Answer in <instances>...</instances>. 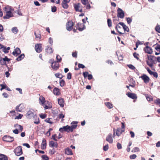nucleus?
<instances>
[{"label": "nucleus", "instance_id": "1", "mask_svg": "<svg viewBox=\"0 0 160 160\" xmlns=\"http://www.w3.org/2000/svg\"><path fill=\"white\" fill-rule=\"evenodd\" d=\"M12 8L11 7H7L4 8V10L6 12V15L4 16L3 18L4 19H8L11 17H13V14L12 12Z\"/></svg>", "mask_w": 160, "mask_h": 160}, {"label": "nucleus", "instance_id": "2", "mask_svg": "<svg viewBox=\"0 0 160 160\" xmlns=\"http://www.w3.org/2000/svg\"><path fill=\"white\" fill-rule=\"evenodd\" d=\"M156 57L148 55V60L147 61V65L151 68H152L153 67V64L155 63Z\"/></svg>", "mask_w": 160, "mask_h": 160}, {"label": "nucleus", "instance_id": "3", "mask_svg": "<svg viewBox=\"0 0 160 160\" xmlns=\"http://www.w3.org/2000/svg\"><path fill=\"white\" fill-rule=\"evenodd\" d=\"M48 62L51 64V67L54 70H58L59 67V65L58 62L54 61L52 59L49 60Z\"/></svg>", "mask_w": 160, "mask_h": 160}, {"label": "nucleus", "instance_id": "4", "mask_svg": "<svg viewBox=\"0 0 160 160\" xmlns=\"http://www.w3.org/2000/svg\"><path fill=\"white\" fill-rule=\"evenodd\" d=\"M74 7L76 11H78L80 12H85V9H84L83 10L82 7L80 3L75 4L74 5Z\"/></svg>", "mask_w": 160, "mask_h": 160}, {"label": "nucleus", "instance_id": "5", "mask_svg": "<svg viewBox=\"0 0 160 160\" xmlns=\"http://www.w3.org/2000/svg\"><path fill=\"white\" fill-rule=\"evenodd\" d=\"M14 152L15 155L17 156L21 155L23 153L22 147L19 146L17 147L14 150Z\"/></svg>", "mask_w": 160, "mask_h": 160}, {"label": "nucleus", "instance_id": "6", "mask_svg": "<svg viewBox=\"0 0 160 160\" xmlns=\"http://www.w3.org/2000/svg\"><path fill=\"white\" fill-rule=\"evenodd\" d=\"M73 23L72 21H69L66 24V29L68 31H71L72 29Z\"/></svg>", "mask_w": 160, "mask_h": 160}, {"label": "nucleus", "instance_id": "7", "mask_svg": "<svg viewBox=\"0 0 160 160\" xmlns=\"http://www.w3.org/2000/svg\"><path fill=\"white\" fill-rule=\"evenodd\" d=\"M117 17L121 18H123L124 17V13L123 11L120 8H118L117 9Z\"/></svg>", "mask_w": 160, "mask_h": 160}, {"label": "nucleus", "instance_id": "8", "mask_svg": "<svg viewBox=\"0 0 160 160\" xmlns=\"http://www.w3.org/2000/svg\"><path fill=\"white\" fill-rule=\"evenodd\" d=\"M70 126L67 125L66 126H63L62 128H60L59 129V131L61 132H69L70 131Z\"/></svg>", "mask_w": 160, "mask_h": 160}, {"label": "nucleus", "instance_id": "9", "mask_svg": "<svg viewBox=\"0 0 160 160\" xmlns=\"http://www.w3.org/2000/svg\"><path fill=\"white\" fill-rule=\"evenodd\" d=\"M140 78H141L143 80L145 83H148L150 81V79L145 74H143L142 76L140 77Z\"/></svg>", "mask_w": 160, "mask_h": 160}, {"label": "nucleus", "instance_id": "10", "mask_svg": "<svg viewBox=\"0 0 160 160\" xmlns=\"http://www.w3.org/2000/svg\"><path fill=\"white\" fill-rule=\"evenodd\" d=\"M10 59L8 58L7 56L4 58H1L0 59V64L2 65H5L6 64V61L9 62Z\"/></svg>", "mask_w": 160, "mask_h": 160}, {"label": "nucleus", "instance_id": "11", "mask_svg": "<svg viewBox=\"0 0 160 160\" xmlns=\"http://www.w3.org/2000/svg\"><path fill=\"white\" fill-rule=\"evenodd\" d=\"M35 49L36 52L38 53L40 52L42 50L41 44H37L35 45Z\"/></svg>", "mask_w": 160, "mask_h": 160}, {"label": "nucleus", "instance_id": "12", "mask_svg": "<svg viewBox=\"0 0 160 160\" xmlns=\"http://www.w3.org/2000/svg\"><path fill=\"white\" fill-rule=\"evenodd\" d=\"M126 95L128 97L133 100H136L137 98L136 94L134 93L128 92L126 93Z\"/></svg>", "mask_w": 160, "mask_h": 160}, {"label": "nucleus", "instance_id": "13", "mask_svg": "<svg viewBox=\"0 0 160 160\" xmlns=\"http://www.w3.org/2000/svg\"><path fill=\"white\" fill-rule=\"evenodd\" d=\"M78 122L76 121H73L72 122L71 124L72 125L70 126V132H72L73 131V130L76 128L77 127V124Z\"/></svg>", "mask_w": 160, "mask_h": 160}, {"label": "nucleus", "instance_id": "14", "mask_svg": "<svg viewBox=\"0 0 160 160\" xmlns=\"http://www.w3.org/2000/svg\"><path fill=\"white\" fill-rule=\"evenodd\" d=\"M34 115H36V114H34V110L32 109H30L28 111L26 115V116L29 118L33 117Z\"/></svg>", "mask_w": 160, "mask_h": 160}, {"label": "nucleus", "instance_id": "15", "mask_svg": "<svg viewBox=\"0 0 160 160\" xmlns=\"http://www.w3.org/2000/svg\"><path fill=\"white\" fill-rule=\"evenodd\" d=\"M3 140L4 141L6 142H12L14 140L13 137H10L9 136H5L3 137Z\"/></svg>", "mask_w": 160, "mask_h": 160}, {"label": "nucleus", "instance_id": "16", "mask_svg": "<svg viewBox=\"0 0 160 160\" xmlns=\"http://www.w3.org/2000/svg\"><path fill=\"white\" fill-rule=\"evenodd\" d=\"M76 27L77 29L80 31H81L85 28V27L83 24L81 23H78L77 24Z\"/></svg>", "mask_w": 160, "mask_h": 160}, {"label": "nucleus", "instance_id": "17", "mask_svg": "<svg viewBox=\"0 0 160 160\" xmlns=\"http://www.w3.org/2000/svg\"><path fill=\"white\" fill-rule=\"evenodd\" d=\"M81 1L82 4L86 6V9H89L91 8V6L88 0H81Z\"/></svg>", "mask_w": 160, "mask_h": 160}, {"label": "nucleus", "instance_id": "18", "mask_svg": "<svg viewBox=\"0 0 160 160\" xmlns=\"http://www.w3.org/2000/svg\"><path fill=\"white\" fill-rule=\"evenodd\" d=\"M21 53V51L20 49L18 48H17L14 50V51L12 53V54L14 56L16 57L20 54Z\"/></svg>", "mask_w": 160, "mask_h": 160}, {"label": "nucleus", "instance_id": "19", "mask_svg": "<svg viewBox=\"0 0 160 160\" xmlns=\"http://www.w3.org/2000/svg\"><path fill=\"white\" fill-rule=\"evenodd\" d=\"M144 50L145 52L149 54H152L153 52L152 49L148 46H146L144 48Z\"/></svg>", "mask_w": 160, "mask_h": 160}, {"label": "nucleus", "instance_id": "20", "mask_svg": "<svg viewBox=\"0 0 160 160\" xmlns=\"http://www.w3.org/2000/svg\"><path fill=\"white\" fill-rule=\"evenodd\" d=\"M106 140L110 143H112L113 142L112 135V134L110 133L106 137Z\"/></svg>", "mask_w": 160, "mask_h": 160}, {"label": "nucleus", "instance_id": "21", "mask_svg": "<svg viewBox=\"0 0 160 160\" xmlns=\"http://www.w3.org/2000/svg\"><path fill=\"white\" fill-rule=\"evenodd\" d=\"M24 108V105L21 104L16 107V110L17 112H21L23 109Z\"/></svg>", "mask_w": 160, "mask_h": 160}, {"label": "nucleus", "instance_id": "22", "mask_svg": "<svg viewBox=\"0 0 160 160\" xmlns=\"http://www.w3.org/2000/svg\"><path fill=\"white\" fill-rule=\"evenodd\" d=\"M49 146L50 147L57 148L58 147V144L57 142H54L53 141H51L49 142Z\"/></svg>", "mask_w": 160, "mask_h": 160}, {"label": "nucleus", "instance_id": "23", "mask_svg": "<svg viewBox=\"0 0 160 160\" xmlns=\"http://www.w3.org/2000/svg\"><path fill=\"white\" fill-rule=\"evenodd\" d=\"M46 52L48 54H50L52 53L53 52V49L51 47L49 46H47L46 49Z\"/></svg>", "mask_w": 160, "mask_h": 160}, {"label": "nucleus", "instance_id": "24", "mask_svg": "<svg viewBox=\"0 0 160 160\" xmlns=\"http://www.w3.org/2000/svg\"><path fill=\"white\" fill-rule=\"evenodd\" d=\"M119 24L122 26L124 31H126L127 32L129 31V30L128 27L125 25L123 22H120L119 23Z\"/></svg>", "mask_w": 160, "mask_h": 160}, {"label": "nucleus", "instance_id": "25", "mask_svg": "<svg viewBox=\"0 0 160 160\" xmlns=\"http://www.w3.org/2000/svg\"><path fill=\"white\" fill-rule=\"evenodd\" d=\"M39 103L43 105L46 102L45 98L42 96H41L39 98Z\"/></svg>", "mask_w": 160, "mask_h": 160}, {"label": "nucleus", "instance_id": "26", "mask_svg": "<svg viewBox=\"0 0 160 160\" xmlns=\"http://www.w3.org/2000/svg\"><path fill=\"white\" fill-rule=\"evenodd\" d=\"M34 34L36 38L40 40L41 39V36L40 31L39 30H37L34 32Z\"/></svg>", "mask_w": 160, "mask_h": 160}, {"label": "nucleus", "instance_id": "27", "mask_svg": "<svg viewBox=\"0 0 160 160\" xmlns=\"http://www.w3.org/2000/svg\"><path fill=\"white\" fill-rule=\"evenodd\" d=\"M53 93L56 95H59L60 94V90L57 88L55 87L53 90Z\"/></svg>", "mask_w": 160, "mask_h": 160}, {"label": "nucleus", "instance_id": "28", "mask_svg": "<svg viewBox=\"0 0 160 160\" xmlns=\"http://www.w3.org/2000/svg\"><path fill=\"white\" fill-rule=\"evenodd\" d=\"M47 145L46 140L43 138L42 140V143L41 144V148L42 149H44L46 148Z\"/></svg>", "mask_w": 160, "mask_h": 160}, {"label": "nucleus", "instance_id": "29", "mask_svg": "<svg viewBox=\"0 0 160 160\" xmlns=\"http://www.w3.org/2000/svg\"><path fill=\"white\" fill-rule=\"evenodd\" d=\"M14 127L20 132H22L23 129V127L17 123L14 125Z\"/></svg>", "mask_w": 160, "mask_h": 160}, {"label": "nucleus", "instance_id": "30", "mask_svg": "<svg viewBox=\"0 0 160 160\" xmlns=\"http://www.w3.org/2000/svg\"><path fill=\"white\" fill-rule=\"evenodd\" d=\"M58 103L62 107H63L64 104L63 99L61 98L58 99Z\"/></svg>", "mask_w": 160, "mask_h": 160}, {"label": "nucleus", "instance_id": "31", "mask_svg": "<svg viewBox=\"0 0 160 160\" xmlns=\"http://www.w3.org/2000/svg\"><path fill=\"white\" fill-rule=\"evenodd\" d=\"M124 131V130L120 128H118L116 131L117 135L118 136H119Z\"/></svg>", "mask_w": 160, "mask_h": 160}, {"label": "nucleus", "instance_id": "32", "mask_svg": "<svg viewBox=\"0 0 160 160\" xmlns=\"http://www.w3.org/2000/svg\"><path fill=\"white\" fill-rule=\"evenodd\" d=\"M65 153L66 154L68 155L72 154L71 149L69 148H67L65 149Z\"/></svg>", "mask_w": 160, "mask_h": 160}, {"label": "nucleus", "instance_id": "33", "mask_svg": "<svg viewBox=\"0 0 160 160\" xmlns=\"http://www.w3.org/2000/svg\"><path fill=\"white\" fill-rule=\"evenodd\" d=\"M8 157L3 154H0V160H8Z\"/></svg>", "mask_w": 160, "mask_h": 160}, {"label": "nucleus", "instance_id": "34", "mask_svg": "<svg viewBox=\"0 0 160 160\" xmlns=\"http://www.w3.org/2000/svg\"><path fill=\"white\" fill-rule=\"evenodd\" d=\"M25 55L24 54L22 53L18 56V57L16 58V60L18 61H19L23 59Z\"/></svg>", "mask_w": 160, "mask_h": 160}, {"label": "nucleus", "instance_id": "35", "mask_svg": "<svg viewBox=\"0 0 160 160\" xmlns=\"http://www.w3.org/2000/svg\"><path fill=\"white\" fill-rule=\"evenodd\" d=\"M115 29H116V30L117 31L119 34H123L124 33L121 32H120L119 31V30H120V29H122V28L120 26H119L118 24H117L116 25V27H115Z\"/></svg>", "mask_w": 160, "mask_h": 160}, {"label": "nucleus", "instance_id": "36", "mask_svg": "<svg viewBox=\"0 0 160 160\" xmlns=\"http://www.w3.org/2000/svg\"><path fill=\"white\" fill-rule=\"evenodd\" d=\"M105 104L106 106L109 109H111L113 107L112 104L109 102H105Z\"/></svg>", "mask_w": 160, "mask_h": 160}, {"label": "nucleus", "instance_id": "37", "mask_svg": "<svg viewBox=\"0 0 160 160\" xmlns=\"http://www.w3.org/2000/svg\"><path fill=\"white\" fill-rule=\"evenodd\" d=\"M10 49V48L8 47L7 48L6 47H4L2 49V51L5 53H8L9 52L8 51Z\"/></svg>", "mask_w": 160, "mask_h": 160}, {"label": "nucleus", "instance_id": "38", "mask_svg": "<svg viewBox=\"0 0 160 160\" xmlns=\"http://www.w3.org/2000/svg\"><path fill=\"white\" fill-rule=\"evenodd\" d=\"M67 2H62V7L65 9H67L68 7Z\"/></svg>", "mask_w": 160, "mask_h": 160}, {"label": "nucleus", "instance_id": "39", "mask_svg": "<svg viewBox=\"0 0 160 160\" xmlns=\"http://www.w3.org/2000/svg\"><path fill=\"white\" fill-rule=\"evenodd\" d=\"M153 46H155V49L159 52H160V45L159 44H155L153 45Z\"/></svg>", "mask_w": 160, "mask_h": 160}, {"label": "nucleus", "instance_id": "40", "mask_svg": "<svg viewBox=\"0 0 160 160\" xmlns=\"http://www.w3.org/2000/svg\"><path fill=\"white\" fill-rule=\"evenodd\" d=\"M154 102L157 105H159L160 107V99L157 98L154 101Z\"/></svg>", "mask_w": 160, "mask_h": 160}, {"label": "nucleus", "instance_id": "41", "mask_svg": "<svg viewBox=\"0 0 160 160\" xmlns=\"http://www.w3.org/2000/svg\"><path fill=\"white\" fill-rule=\"evenodd\" d=\"M12 31L14 33L16 34L18 32V30L16 27H14L12 29Z\"/></svg>", "mask_w": 160, "mask_h": 160}, {"label": "nucleus", "instance_id": "42", "mask_svg": "<svg viewBox=\"0 0 160 160\" xmlns=\"http://www.w3.org/2000/svg\"><path fill=\"white\" fill-rule=\"evenodd\" d=\"M140 151L139 148L137 147L134 148L132 150V152H138Z\"/></svg>", "mask_w": 160, "mask_h": 160}, {"label": "nucleus", "instance_id": "43", "mask_svg": "<svg viewBox=\"0 0 160 160\" xmlns=\"http://www.w3.org/2000/svg\"><path fill=\"white\" fill-rule=\"evenodd\" d=\"M55 76L57 78H59L60 79L62 78L63 76L60 73H56L55 74Z\"/></svg>", "mask_w": 160, "mask_h": 160}, {"label": "nucleus", "instance_id": "44", "mask_svg": "<svg viewBox=\"0 0 160 160\" xmlns=\"http://www.w3.org/2000/svg\"><path fill=\"white\" fill-rule=\"evenodd\" d=\"M60 86L62 87L64 86L65 85V82L64 80L62 79L60 81Z\"/></svg>", "mask_w": 160, "mask_h": 160}, {"label": "nucleus", "instance_id": "45", "mask_svg": "<svg viewBox=\"0 0 160 160\" xmlns=\"http://www.w3.org/2000/svg\"><path fill=\"white\" fill-rule=\"evenodd\" d=\"M133 56L137 60H139V58L138 57V56H139L138 54L136 52H135L133 53Z\"/></svg>", "mask_w": 160, "mask_h": 160}, {"label": "nucleus", "instance_id": "46", "mask_svg": "<svg viewBox=\"0 0 160 160\" xmlns=\"http://www.w3.org/2000/svg\"><path fill=\"white\" fill-rule=\"evenodd\" d=\"M58 116H59L58 117L59 119H61V118L62 119V120H61V121H63L64 120V119H63V118H64L65 117L64 115L62 113H60L59 114Z\"/></svg>", "mask_w": 160, "mask_h": 160}, {"label": "nucleus", "instance_id": "47", "mask_svg": "<svg viewBox=\"0 0 160 160\" xmlns=\"http://www.w3.org/2000/svg\"><path fill=\"white\" fill-rule=\"evenodd\" d=\"M107 23L108 24V26L109 27H110L112 26V22H111V20L110 19H108Z\"/></svg>", "mask_w": 160, "mask_h": 160}, {"label": "nucleus", "instance_id": "48", "mask_svg": "<svg viewBox=\"0 0 160 160\" xmlns=\"http://www.w3.org/2000/svg\"><path fill=\"white\" fill-rule=\"evenodd\" d=\"M155 30L156 31L158 32V33H160V25H157L155 27Z\"/></svg>", "mask_w": 160, "mask_h": 160}, {"label": "nucleus", "instance_id": "49", "mask_svg": "<svg viewBox=\"0 0 160 160\" xmlns=\"http://www.w3.org/2000/svg\"><path fill=\"white\" fill-rule=\"evenodd\" d=\"M52 108V107L51 106V105L50 104H48V105H45L44 108L45 109H48L50 108Z\"/></svg>", "mask_w": 160, "mask_h": 160}, {"label": "nucleus", "instance_id": "50", "mask_svg": "<svg viewBox=\"0 0 160 160\" xmlns=\"http://www.w3.org/2000/svg\"><path fill=\"white\" fill-rule=\"evenodd\" d=\"M50 119L49 118H47L45 120V121L47 123L52 124L53 122L52 121L50 120Z\"/></svg>", "mask_w": 160, "mask_h": 160}, {"label": "nucleus", "instance_id": "51", "mask_svg": "<svg viewBox=\"0 0 160 160\" xmlns=\"http://www.w3.org/2000/svg\"><path fill=\"white\" fill-rule=\"evenodd\" d=\"M127 66L130 69L134 70L135 69V67L132 64L128 65Z\"/></svg>", "mask_w": 160, "mask_h": 160}, {"label": "nucleus", "instance_id": "52", "mask_svg": "<svg viewBox=\"0 0 160 160\" xmlns=\"http://www.w3.org/2000/svg\"><path fill=\"white\" fill-rule=\"evenodd\" d=\"M42 158L43 159L45 160H49L48 157L46 155H43L42 156Z\"/></svg>", "mask_w": 160, "mask_h": 160}, {"label": "nucleus", "instance_id": "53", "mask_svg": "<svg viewBox=\"0 0 160 160\" xmlns=\"http://www.w3.org/2000/svg\"><path fill=\"white\" fill-rule=\"evenodd\" d=\"M137 157V156L135 154H133L132 155H131L130 157V158L131 159H135Z\"/></svg>", "mask_w": 160, "mask_h": 160}, {"label": "nucleus", "instance_id": "54", "mask_svg": "<svg viewBox=\"0 0 160 160\" xmlns=\"http://www.w3.org/2000/svg\"><path fill=\"white\" fill-rule=\"evenodd\" d=\"M50 1L53 3L59 4L60 3V0H51Z\"/></svg>", "mask_w": 160, "mask_h": 160}, {"label": "nucleus", "instance_id": "55", "mask_svg": "<svg viewBox=\"0 0 160 160\" xmlns=\"http://www.w3.org/2000/svg\"><path fill=\"white\" fill-rule=\"evenodd\" d=\"M126 20L128 24H130L132 21V19L129 17L126 18Z\"/></svg>", "mask_w": 160, "mask_h": 160}, {"label": "nucleus", "instance_id": "56", "mask_svg": "<svg viewBox=\"0 0 160 160\" xmlns=\"http://www.w3.org/2000/svg\"><path fill=\"white\" fill-rule=\"evenodd\" d=\"M72 78V73L70 72H69L68 73L67 75V78L69 80L71 79Z\"/></svg>", "mask_w": 160, "mask_h": 160}, {"label": "nucleus", "instance_id": "57", "mask_svg": "<svg viewBox=\"0 0 160 160\" xmlns=\"http://www.w3.org/2000/svg\"><path fill=\"white\" fill-rule=\"evenodd\" d=\"M57 61V62H60L62 60V58L58 55H57L56 57Z\"/></svg>", "mask_w": 160, "mask_h": 160}, {"label": "nucleus", "instance_id": "58", "mask_svg": "<svg viewBox=\"0 0 160 160\" xmlns=\"http://www.w3.org/2000/svg\"><path fill=\"white\" fill-rule=\"evenodd\" d=\"M83 75L84 78H86L88 77V72H83Z\"/></svg>", "mask_w": 160, "mask_h": 160}, {"label": "nucleus", "instance_id": "59", "mask_svg": "<svg viewBox=\"0 0 160 160\" xmlns=\"http://www.w3.org/2000/svg\"><path fill=\"white\" fill-rule=\"evenodd\" d=\"M34 123L37 124H38L40 123L39 118H38L37 119H35L34 121Z\"/></svg>", "mask_w": 160, "mask_h": 160}, {"label": "nucleus", "instance_id": "60", "mask_svg": "<svg viewBox=\"0 0 160 160\" xmlns=\"http://www.w3.org/2000/svg\"><path fill=\"white\" fill-rule=\"evenodd\" d=\"M78 67L79 68V69L80 68H84L85 67V66L83 64H82L79 63L78 64Z\"/></svg>", "mask_w": 160, "mask_h": 160}, {"label": "nucleus", "instance_id": "61", "mask_svg": "<svg viewBox=\"0 0 160 160\" xmlns=\"http://www.w3.org/2000/svg\"><path fill=\"white\" fill-rule=\"evenodd\" d=\"M108 149V144L106 145L103 147V149L104 151H107Z\"/></svg>", "mask_w": 160, "mask_h": 160}, {"label": "nucleus", "instance_id": "62", "mask_svg": "<svg viewBox=\"0 0 160 160\" xmlns=\"http://www.w3.org/2000/svg\"><path fill=\"white\" fill-rule=\"evenodd\" d=\"M117 148L118 149H121L122 148L121 144L120 143L118 142L117 144Z\"/></svg>", "mask_w": 160, "mask_h": 160}, {"label": "nucleus", "instance_id": "63", "mask_svg": "<svg viewBox=\"0 0 160 160\" xmlns=\"http://www.w3.org/2000/svg\"><path fill=\"white\" fill-rule=\"evenodd\" d=\"M56 134H55L53 135L52 136V139L54 140V141H57V139L56 138Z\"/></svg>", "mask_w": 160, "mask_h": 160}, {"label": "nucleus", "instance_id": "64", "mask_svg": "<svg viewBox=\"0 0 160 160\" xmlns=\"http://www.w3.org/2000/svg\"><path fill=\"white\" fill-rule=\"evenodd\" d=\"M40 117L42 119H44L46 117V115L45 114H42L40 115Z\"/></svg>", "mask_w": 160, "mask_h": 160}]
</instances>
